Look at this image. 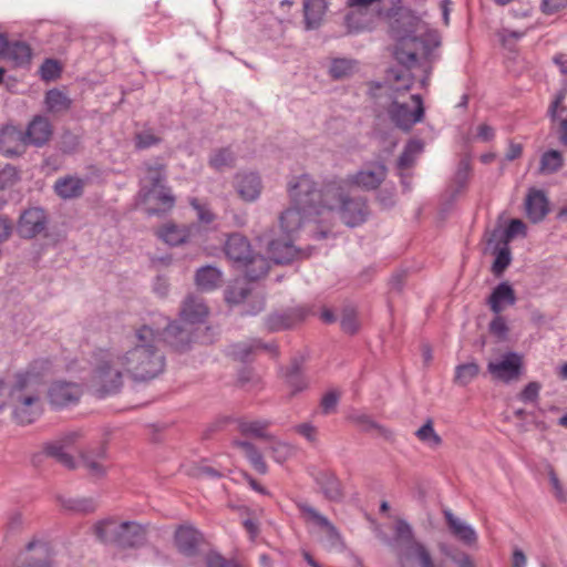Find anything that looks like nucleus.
I'll use <instances>...</instances> for the list:
<instances>
[{"label":"nucleus","mask_w":567,"mask_h":567,"mask_svg":"<svg viewBox=\"0 0 567 567\" xmlns=\"http://www.w3.org/2000/svg\"><path fill=\"white\" fill-rule=\"evenodd\" d=\"M126 339L130 344L118 351L126 375L137 382L158 377L165 369V355L159 348L161 329L141 324L134 328Z\"/></svg>","instance_id":"nucleus-3"},{"label":"nucleus","mask_w":567,"mask_h":567,"mask_svg":"<svg viewBox=\"0 0 567 567\" xmlns=\"http://www.w3.org/2000/svg\"><path fill=\"white\" fill-rule=\"evenodd\" d=\"M236 161L235 153L230 147H224L215 151L209 157V165L216 171H223L234 166Z\"/></svg>","instance_id":"nucleus-35"},{"label":"nucleus","mask_w":567,"mask_h":567,"mask_svg":"<svg viewBox=\"0 0 567 567\" xmlns=\"http://www.w3.org/2000/svg\"><path fill=\"white\" fill-rule=\"evenodd\" d=\"M518 235H526V225L520 219H512L504 233L505 243Z\"/></svg>","instance_id":"nucleus-57"},{"label":"nucleus","mask_w":567,"mask_h":567,"mask_svg":"<svg viewBox=\"0 0 567 567\" xmlns=\"http://www.w3.org/2000/svg\"><path fill=\"white\" fill-rule=\"evenodd\" d=\"M82 389L78 383L56 381L49 389V399L52 405L64 408L78 403Z\"/></svg>","instance_id":"nucleus-14"},{"label":"nucleus","mask_w":567,"mask_h":567,"mask_svg":"<svg viewBox=\"0 0 567 567\" xmlns=\"http://www.w3.org/2000/svg\"><path fill=\"white\" fill-rule=\"evenodd\" d=\"M48 217L44 209L31 207L19 217L17 231L21 238L31 239L45 231Z\"/></svg>","instance_id":"nucleus-12"},{"label":"nucleus","mask_w":567,"mask_h":567,"mask_svg":"<svg viewBox=\"0 0 567 567\" xmlns=\"http://www.w3.org/2000/svg\"><path fill=\"white\" fill-rule=\"evenodd\" d=\"M526 215L533 223H538L548 214V200L544 192L533 189L528 193L526 200Z\"/></svg>","instance_id":"nucleus-27"},{"label":"nucleus","mask_w":567,"mask_h":567,"mask_svg":"<svg viewBox=\"0 0 567 567\" xmlns=\"http://www.w3.org/2000/svg\"><path fill=\"white\" fill-rule=\"evenodd\" d=\"M297 507L307 523L312 524L313 526L319 527L320 529H323L327 525L331 523L328 519V517L322 515L308 503L300 502L297 504Z\"/></svg>","instance_id":"nucleus-37"},{"label":"nucleus","mask_w":567,"mask_h":567,"mask_svg":"<svg viewBox=\"0 0 567 567\" xmlns=\"http://www.w3.org/2000/svg\"><path fill=\"white\" fill-rule=\"evenodd\" d=\"M207 567H238L235 563L226 560L219 554L210 553L206 557Z\"/></svg>","instance_id":"nucleus-61"},{"label":"nucleus","mask_w":567,"mask_h":567,"mask_svg":"<svg viewBox=\"0 0 567 567\" xmlns=\"http://www.w3.org/2000/svg\"><path fill=\"white\" fill-rule=\"evenodd\" d=\"M87 178L68 175L54 183V192L63 199L78 198L83 195Z\"/></svg>","instance_id":"nucleus-24"},{"label":"nucleus","mask_w":567,"mask_h":567,"mask_svg":"<svg viewBox=\"0 0 567 567\" xmlns=\"http://www.w3.org/2000/svg\"><path fill=\"white\" fill-rule=\"evenodd\" d=\"M6 56L12 60L17 65H23L31 59V49L24 42L9 43Z\"/></svg>","instance_id":"nucleus-39"},{"label":"nucleus","mask_w":567,"mask_h":567,"mask_svg":"<svg viewBox=\"0 0 567 567\" xmlns=\"http://www.w3.org/2000/svg\"><path fill=\"white\" fill-rule=\"evenodd\" d=\"M248 288L245 286H237V282L227 287L225 291V299L229 305H238L247 298Z\"/></svg>","instance_id":"nucleus-52"},{"label":"nucleus","mask_w":567,"mask_h":567,"mask_svg":"<svg viewBox=\"0 0 567 567\" xmlns=\"http://www.w3.org/2000/svg\"><path fill=\"white\" fill-rule=\"evenodd\" d=\"M546 468H547L549 482L551 484V487H553V491L555 493L556 498L559 502H565L566 498H567V495H566V493H565V491L563 488V485H561V483H560V481H559V478H558L554 467L550 464H548L546 466Z\"/></svg>","instance_id":"nucleus-55"},{"label":"nucleus","mask_w":567,"mask_h":567,"mask_svg":"<svg viewBox=\"0 0 567 567\" xmlns=\"http://www.w3.org/2000/svg\"><path fill=\"white\" fill-rule=\"evenodd\" d=\"M60 502L64 508L79 513H92L97 507L93 498H61Z\"/></svg>","instance_id":"nucleus-42"},{"label":"nucleus","mask_w":567,"mask_h":567,"mask_svg":"<svg viewBox=\"0 0 567 567\" xmlns=\"http://www.w3.org/2000/svg\"><path fill=\"white\" fill-rule=\"evenodd\" d=\"M270 268L268 258L260 254L250 255V282L264 278Z\"/></svg>","instance_id":"nucleus-44"},{"label":"nucleus","mask_w":567,"mask_h":567,"mask_svg":"<svg viewBox=\"0 0 567 567\" xmlns=\"http://www.w3.org/2000/svg\"><path fill=\"white\" fill-rule=\"evenodd\" d=\"M341 328L344 332L353 334L358 330V321L352 310L344 311L341 318Z\"/></svg>","instance_id":"nucleus-60"},{"label":"nucleus","mask_w":567,"mask_h":567,"mask_svg":"<svg viewBox=\"0 0 567 567\" xmlns=\"http://www.w3.org/2000/svg\"><path fill=\"white\" fill-rule=\"evenodd\" d=\"M44 453L56 460L61 465L69 470H74L76 467V462L74 457L66 452V447L63 443L59 441L48 442L43 446Z\"/></svg>","instance_id":"nucleus-31"},{"label":"nucleus","mask_w":567,"mask_h":567,"mask_svg":"<svg viewBox=\"0 0 567 567\" xmlns=\"http://www.w3.org/2000/svg\"><path fill=\"white\" fill-rule=\"evenodd\" d=\"M327 10V0H303L305 27L307 30L318 29Z\"/></svg>","instance_id":"nucleus-29"},{"label":"nucleus","mask_w":567,"mask_h":567,"mask_svg":"<svg viewBox=\"0 0 567 567\" xmlns=\"http://www.w3.org/2000/svg\"><path fill=\"white\" fill-rule=\"evenodd\" d=\"M288 194L291 206L281 213L280 227L287 235V239H270L265 235L257 238V246H264L269 258L276 264H288L296 259L310 256V248L300 249L292 244V236L309 219L323 214L320 205L321 196L317 183L307 174L292 177L288 183Z\"/></svg>","instance_id":"nucleus-1"},{"label":"nucleus","mask_w":567,"mask_h":567,"mask_svg":"<svg viewBox=\"0 0 567 567\" xmlns=\"http://www.w3.org/2000/svg\"><path fill=\"white\" fill-rule=\"evenodd\" d=\"M339 402V394L336 391H329L321 399V410L323 414H330L336 411Z\"/></svg>","instance_id":"nucleus-59"},{"label":"nucleus","mask_w":567,"mask_h":567,"mask_svg":"<svg viewBox=\"0 0 567 567\" xmlns=\"http://www.w3.org/2000/svg\"><path fill=\"white\" fill-rule=\"evenodd\" d=\"M138 197L147 215L165 214L175 205V197L166 184L143 186L140 188Z\"/></svg>","instance_id":"nucleus-9"},{"label":"nucleus","mask_w":567,"mask_h":567,"mask_svg":"<svg viewBox=\"0 0 567 567\" xmlns=\"http://www.w3.org/2000/svg\"><path fill=\"white\" fill-rule=\"evenodd\" d=\"M324 533V536L322 538V543L324 547L329 549L338 548L341 546V537L338 533L336 526L330 523L327 525L323 529H321Z\"/></svg>","instance_id":"nucleus-53"},{"label":"nucleus","mask_w":567,"mask_h":567,"mask_svg":"<svg viewBox=\"0 0 567 567\" xmlns=\"http://www.w3.org/2000/svg\"><path fill=\"white\" fill-rule=\"evenodd\" d=\"M354 69V63L347 59H336L330 66V74L333 79L348 76Z\"/></svg>","instance_id":"nucleus-50"},{"label":"nucleus","mask_w":567,"mask_h":567,"mask_svg":"<svg viewBox=\"0 0 567 567\" xmlns=\"http://www.w3.org/2000/svg\"><path fill=\"white\" fill-rule=\"evenodd\" d=\"M268 426V421H250V441L254 439L258 445H266L272 437L267 432Z\"/></svg>","instance_id":"nucleus-46"},{"label":"nucleus","mask_w":567,"mask_h":567,"mask_svg":"<svg viewBox=\"0 0 567 567\" xmlns=\"http://www.w3.org/2000/svg\"><path fill=\"white\" fill-rule=\"evenodd\" d=\"M47 110L50 113H64L71 109L72 100L62 91L58 89L49 90L44 100Z\"/></svg>","instance_id":"nucleus-32"},{"label":"nucleus","mask_w":567,"mask_h":567,"mask_svg":"<svg viewBox=\"0 0 567 567\" xmlns=\"http://www.w3.org/2000/svg\"><path fill=\"white\" fill-rule=\"evenodd\" d=\"M225 254L233 266L243 270L244 277L248 276V240L238 233L228 236L225 244Z\"/></svg>","instance_id":"nucleus-13"},{"label":"nucleus","mask_w":567,"mask_h":567,"mask_svg":"<svg viewBox=\"0 0 567 567\" xmlns=\"http://www.w3.org/2000/svg\"><path fill=\"white\" fill-rule=\"evenodd\" d=\"M282 378L286 386L290 390V396L309 388L310 381L303 370V359L293 358L289 365L282 369Z\"/></svg>","instance_id":"nucleus-15"},{"label":"nucleus","mask_w":567,"mask_h":567,"mask_svg":"<svg viewBox=\"0 0 567 567\" xmlns=\"http://www.w3.org/2000/svg\"><path fill=\"white\" fill-rule=\"evenodd\" d=\"M523 371V357L514 351H508L487 363V372L493 380L511 383L519 379Z\"/></svg>","instance_id":"nucleus-10"},{"label":"nucleus","mask_w":567,"mask_h":567,"mask_svg":"<svg viewBox=\"0 0 567 567\" xmlns=\"http://www.w3.org/2000/svg\"><path fill=\"white\" fill-rule=\"evenodd\" d=\"M413 69L406 68H391L386 72V85L380 86L384 89L390 104L386 106V112L390 120L403 131H410L416 123L423 121L424 106L423 100L420 94H412L410 96L413 103V110L405 102L400 101L403 93L410 91L414 83Z\"/></svg>","instance_id":"nucleus-4"},{"label":"nucleus","mask_w":567,"mask_h":567,"mask_svg":"<svg viewBox=\"0 0 567 567\" xmlns=\"http://www.w3.org/2000/svg\"><path fill=\"white\" fill-rule=\"evenodd\" d=\"M195 280L200 290L212 291L221 285L223 274L216 267L204 266L197 270Z\"/></svg>","instance_id":"nucleus-30"},{"label":"nucleus","mask_w":567,"mask_h":567,"mask_svg":"<svg viewBox=\"0 0 567 567\" xmlns=\"http://www.w3.org/2000/svg\"><path fill=\"white\" fill-rule=\"evenodd\" d=\"M264 447L265 445L250 442V465L261 475L266 474L268 471V466L262 456V453L266 451Z\"/></svg>","instance_id":"nucleus-49"},{"label":"nucleus","mask_w":567,"mask_h":567,"mask_svg":"<svg viewBox=\"0 0 567 567\" xmlns=\"http://www.w3.org/2000/svg\"><path fill=\"white\" fill-rule=\"evenodd\" d=\"M515 302V291L506 281L498 284L487 299V305L495 315H499L507 306H513Z\"/></svg>","instance_id":"nucleus-23"},{"label":"nucleus","mask_w":567,"mask_h":567,"mask_svg":"<svg viewBox=\"0 0 567 567\" xmlns=\"http://www.w3.org/2000/svg\"><path fill=\"white\" fill-rule=\"evenodd\" d=\"M480 373V367L475 362L458 364L455 368L454 382L465 386L471 383Z\"/></svg>","instance_id":"nucleus-41"},{"label":"nucleus","mask_w":567,"mask_h":567,"mask_svg":"<svg viewBox=\"0 0 567 567\" xmlns=\"http://www.w3.org/2000/svg\"><path fill=\"white\" fill-rule=\"evenodd\" d=\"M82 466L93 476H102L105 473L103 461L106 458L105 443L83 450L80 453Z\"/></svg>","instance_id":"nucleus-20"},{"label":"nucleus","mask_w":567,"mask_h":567,"mask_svg":"<svg viewBox=\"0 0 567 567\" xmlns=\"http://www.w3.org/2000/svg\"><path fill=\"white\" fill-rule=\"evenodd\" d=\"M53 134L50 121L42 115H35L29 123L27 130L22 132L27 145L41 147L45 145Z\"/></svg>","instance_id":"nucleus-16"},{"label":"nucleus","mask_w":567,"mask_h":567,"mask_svg":"<svg viewBox=\"0 0 567 567\" xmlns=\"http://www.w3.org/2000/svg\"><path fill=\"white\" fill-rule=\"evenodd\" d=\"M567 7V0H543V11L553 14Z\"/></svg>","instance_id":"nucleus-64"},{"label":"nucleus","mask_w":567,"mask_h":567,"mask_svg":"<svg viewBox=\"0 0 567 567\" xmlns=\"http://www.w3.org/2000/svg\"><path fill=\"white\" fill-rule=\"evenodd\" d=\"M423 150L424 144L422 141L415 138L410 140L398 159V168L406 169L412 167Z\"/></svg>","instance_id":"nucleus-33"},{"label":"nucleus","mask_w":567,"mask_h":567,"mask_svg":"<svg viewBox=\"0 0 567 567\" xmlns=\"http://www.w3.org/2000/svg\"><path fill=\"white\" fill-rule=\"evenodd\" d=\"M264 449L267 451H271L274 454V458L280 463L286 461L291 453L289 445L277 441L274 436L269 440V442L265 445Z\"/></svg>","instance_id":"nucleus-51"},{"label":"nucleus","mask_w":567,"mask_h":567,"mask_svg":"<svg viewBox=\"0 0 567 567\" xmlns=\"http://www.w3.org/2000/svg\"><path fill=\"white\" fill-rule=\"evenodd\" d=\"M489 332L499 340H505L508 333V326L504 317L496 315L489 322Z\"/></svg>","instance_id":"nucleus-54"},{"label":"nucleus","mask_w":567,"mask_h":567,"mask_svg":"<svg viewBox=\"0 0 567 567\" xmlns=\"http://www.w3.org/2000/svg\"><path fill=\"white\" fill-rule=\"evenodd\" d=\"M134 143L137 150H146L159 144L161 137L152 128H146L135 133Z\"/></svg>","instance_id":"nucleus-47"},{"label":"nucleus","mask_w":567,"mask_h":567,"mask_svg":"<svg viewBox=\"0 0 567 567\" xmlns=\"http://www.w3.org/2000/svg\"><path fill=\"white\" fill-rule=\"evenodd\" d=\"M159 237L171 246H177L185 243L189 237V230L184 227H178L176 225H167L165 226L161 233Z\"/></svg>","instance_id":"nucleus-36"},{"label":"nucleus","mask_w":567,"mask_h":567,"mask_svg":"<svg viewBox=\"0 0 567 567\" xmlns=\"http://www.w3.org/2000/svg\"><path fill=\"white\" fill-rule=\"evenodd\" d=\"M471 162L467 157H463L457 165V169L453 177V184L455 185V193L463 190L470 181L471 176Z\"/></svg>","instance_id":"nucleus-45"},{"label":"nucleus","mask_w":567,"mask_h":567,"mask_svg":"<svg viewBox=\"0 0 567 567\" xmlns=\"http://www.w3.org/2000/svg\"><path fill=\"white\" fill-rule=\"evenodd\" d=\"M352 420L365 432H375L378 436H381L385 440L393 439V433L389 429L378 424L367 414L353 415Z\"/></svg>","instance_id":"nucleus-34"},{"label":"nucleus","mask_w":567,"mask_h":567,"mask_svg":"<svg viewBox=\"0 0 567 567\" xmlns=\"http://www.w3.org/2000/svg\"><path fill=\"white\" fill-rule=\"evenodd\" d=\"M203 542V535L192 525H181L174 535V543L177 550L187 557L197 554Z\"/></svg>","instance_id":"nucleus-17"},{"label":"nucleus","mask_w":567,"mask_h":567,"mask_svg":"<svg viewBox=\"0 0 567 567\" xmlns=\"http://www.w3.org/2000/svg\"><path fill=\"white\" fill-rule=\"evenodd\" d=\"M388 167L383 162H375L369 167L349 174L346 179H341L344 186H355L363 190H375L385 181Z\"/></svg>","instance_id":"nucleus-11"},{"label":"nucleus","mask_w":567,"mask_h":567,"mask_svg":"<svg viewBox=\"0 0 567 567\" xmlns=\"http://www.w3.org/2000/svg\"><path fill=\"white\" fill-rule=\"evenodd\" d=\"M60 66L59 63L54 60H45L43 64L41 65L40 72L43 80H53L59 76L60 74Z\"/></svg>","instance_id":"nucleus-58"},{"label":"nucleus","mask_w":567,"mask_h":567,"mask_svg":"<svg viewBox=\"0 0 567 567\" xmlns=\"http://www.w3.org/2000/svg\"><path fill=\"white\" fill-rule=\"evenodd\" d=\"M43 389L44 381L33 367L14 374L8 404L12 409V419L17 424L28 425L40 417L43 412Z\"/></svg>","instance_id":"nucleus-5"},{"label":"nucleus","mask_w":567,"mask_h":567,"mask_svg":"<svg viewBox=\"0 0 567 567\" xmlns=\"http://www.w3.org/2000/svg\"><path fill=\"white\" fill-rule=\"evenodd\" d=\"M315 481L329 501L338 502L342 498L341 483L333 473L321 471L315 476Z\"/></svg>","instance_id":"nucleus-28"},{"label":"nucleus","mask_w":567,"mask_h":567,"mask_svg":"<svg viewBox=\"0 0 567 567\" xmlns=\"http://www.w3.org/2000/svg\"><path fill=\"white\" fill-rule=\"evenodd\" d=\"M310 310L306 306H298L280 313L270 315L266 320V326L270 331H280L292 328L301 322Z\"/></svg>","instance_id":"nucleus-18"},{"label":"nucleus","mask_w":567,"mask_h":567,"mask_svg":"<svg viewBox=\"0 0 567 567\" xmlns=\"http://www.w3.org/2000/svg\"><path fill=\"white\" fill-rule=\"evenodd\" d=\"M96 538L104 544L121 548H136L146 543L147 528L137 522L117 523L114 518L99 522L94 526Z\"/></svg>","instance_id":"nucleus-8"},{"label":"nucleus","mask_w":567,"mask_h":567,"mask_svg":"<svg viewBox=\"0 0 567 567\" xmlns=\"http://www.w3.org/2000/svg\"><path fill=\"white\" fill-rule=\"evenodd\" d=\"M165 341L177 351H185L193 341V330L188 324L172 322L169 323L162 337Z\"/></svg>","instance_id":"nucleus-21"},{"label":"nucleus","mask_w":567,"mask_h":567,"mask_svg":"<svg viewBox=\"0 0 567 567\" xmlns=\"http://www.w3.org/2000/svg\"><path fill=\"white\" fill-rule=\"evenodd\" d=\"M93 360V368L86 382L89 391L99 399L117 394L126 375L118 351L99 349L94 352Z\"/></svg>","instance_id":"nucleus-6"},{"label":"nucleus","mask_w":567,"mask_h":567,"mask_svg":"<svg viewBox=\"0 0 567 567\" xmlns=\"http://www.w3.org/2000/svg\"><path fill=\"white\" fill-rule=\"evenodd\" d=\"M144 176L140 181V188L143 186H158L166 184V164L155 158L143 164Z\"/></svg>","instance_id":"nucleus-26"},{"label":"nucleus","mask_w":567,"mask_h":567,"mask_svg":"<svg viewBox=\"0 0 567 567\" xmlns=\"http://www.w3.org/2000/svg\"><path fill=\"white\" fill-rule=\"evenodd\" d=\"M416 437L429 445L430 447H437L442 444L441 436L434 431L433 421L429 419L416 432Z\"/></svg>","instance_id":"nucleus-43"},{"label":"nucleus","mask_w":567,"mask_h":567,"mask_svg":"<svg viewBox=\"0 0 567 567\" xmlns=\"http://www.w3.org/2000/svg\"><path fill=\"white\" fill-rule=\"evenodd\" d=\"M392 39L395 41L393 56L401 68L414 69L422 60L430 61L441 41L436 32L419 34L421 20L412 10L398 0L386 12Z\"/></svg>","instance_id":"nucleus-2"},{"label":"nucleus","mask_w":567,"mask_h":567,"mask_svg":"<svg viewBox=\"0 0 567 567\" xmlns=\"http://www.w3.org/2000/svg\"><path fill=\"white\" fill-rule=\"evenodd\" d=\"M443 514L450 533L456 539L466 546H472L477 543V534L470 524L456 517L451 509L445 508Z\"/></svg>","instance_id":"nucleus-19"},{"label":"nucleus","mask_w":567,"mask_h":567,"mask_svg":"<svg viewBox=\"0 0 567 567\" xmlns=\"http://www.w3.org/2000/svg\"><path fill=\"white\" fill-rule=\"evenodd\" d=\"M297 433L306 437L309 442H316L317 429L310 423H302L296 426Z\"/></svg>","instance_id":"nucleus-63"},{"label":"nucleus","mask_w":567,"mask_h":567,"mask_svg":"<svg viewBox=\"0 0 567 567\" xmlns=\"http://www.w3.org/2000/svg\"><path fill=\"white\" fill-rule=\"evenodd\" d=\"M542 386L538 382L533 381L529 382L519 393V400L523 402H536L539 396V391Z\"/></svg>","instance_id":"nucleus-56"},{"label":"nucleus","mask_w":567,"mask_h":567,"mask_svg":"<svg viewBox=\"0 0 567 567\" xmlns=\"http://www.w3.org/2000/svg\"><path fill=\"white\" fill-rule=\"evenodd\" d=\"M207 315V306L197 297L186 298L181 309V319L183 323L188 326L202 323Z\"/></svg>","instance_id":"nucleus-25"},{"label":"nucleus","mask_w":567,"mask_h":567,"mask_svg":"<svg viewBox=\"0 0 567 567\" xmlns=\"http://www.w3.org/2000/svg\"><path fill=\"white\" fill-rule=\"evenodd\" d=\"M320 189L323 213L338 209L341 220L349 227L363 224L369 216L367 198L363 196H349L341 179L326 182Z\"/></svg>","instance_id":"nucleus-7"},{"label":"nucleus","mask_w":567,"mask_h":567,"mask_svg":"<svg viewBox=\"0 0 567 567\" xmlns=\"http://www.w3.org/2000/svg\"><path fill=\"white\" fill-rule=\"evenodd\" d=\"M24 142L22 131L14 126H7L0 132V152L6 156L12 157L23 153Z\"/></svg>","instance_id":"nucleus-22"},{"label":"nucleus","mask_w":567,"mask_h":567,"mask_svg":"<svg viewBox=\"0 0 567 567\" xmlns=\"http://www.w3.org/2000/svg\"><path fill=\"white\" fill-rule=\"evenodd\" d=\"M192 206L196 209L202 223L210 224L215 219V215L207 207L198 204L196 199L192 200Z\"/></svg>","instance_id":"nucleus-62"},{"label":"nucleus","mask_w":567,"mask_h":567,"mask_svg":"<svg viewBox=\"0 0 567 567\" xmlns=\"http://www.w3.org/2000/svg\"><path fill=\"white\" fill-rule=\"evenodd\" d=\"M564 165V158L559 151L550 150L545 152L540 158V173L551 174L559 171Z\"/></svg>","instance_id":"nucleus-38"},{"label":"nucleus","mask_w":567,"mask_h":567,"mask_svg":"<svg viewBox=\"0 0 567 567\" xmlns=\"http://www.w3.org/2000/svg\"><path fill=\"white\" fill-rule=\"evenodd\" d=\"M511 261V250L507 243H505L504 246L501 247L496 252V257L492 266V271L494 272V275L501 276L509 266Z\"/></svg>","instance_id":"nucleus-48"},{"label":"nucleus","mask_w":567,"mask_h":567,"mask_svg":"<svg viewBox=\"0 0 567 567\" xmlns=\"http://www.w3.org/2000/svg\"><path fill=\"white\" fill-rule=\"evenodd\" d=\"M439 548L440 551L457 567H476L474 560L468 554L457 548H452L446 544H441Z\"/></svg>","instance_id":"nucleus-40"}]
</instances>
